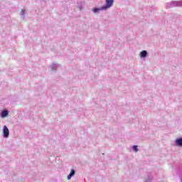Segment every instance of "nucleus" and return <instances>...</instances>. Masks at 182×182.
<instances>
[{
  "label": "nucleus",
  "mask_w": 182,
  "mask_h": 182,
  "mask_svg": "<svg viewBox=\"0 0 182 182\" xmlns=\"http://www.w3.org/2000/svg\"><path fill=\"white\" fill-rule=\"evenodd\" d=\"M77 6L80 9V11H82V9H83V4L82 3L77 4Z\"/></svg>",
  "instance_id": "nucleus-11"
},
{
  "label": "nucleus",
  "mask_w": 182,
  "mask_h": 182,
  "mask_svg": "<svg viewBox=\"0 0 182 182\" xmlns=\"http://www.w3.org/2000/svg\"><path fill=\"white\" fill-rule=\"evenodd\" d=\"M113 4H114V0H105V5L102 6V9L107 11V9H110L113 6Z\"/></svg>",
  "instance_id": "nucleus-2"
},
{
  "label": "nucleus",
  "mask_w": 182,
  "mask_h": 182,
  "mask_svg": "<svg viewBox=\"0 0 182 182\" xmlns=\"http://www.w3.org/2000/svg\"><path fill=\"white\" fill-rule=\"evenodd\" d=\"M137 145H134L132 146V150H134V151H135L136 153H137V151H139V148H137Z\"/></svg>",
  "instance_id": "nucleus-10"
},
{
  "label": "nucleus",
  "mask_w": 182,
  "mask_h": 182,
  "mask_svg": "<svg viewBox=\"0 0 182 182\" xmlns=\"http://www.w3.org/2000/svg\"><path fill=\"white\" fill-rule=\"evenodd\" d=\"M20 15H21V16H23V19H25V10L21 9V13H20Z\"/></svg>",
  "instance_id": "nucleus-12"
},
{
  "label": "nucleus",
  "mask_w": 182,
  "mask_h": 182,
  "mask_svg": "<svg viewBox=\"0 0 182 182\" xmlns=\"http://www.w3.org/2000/svg\"><path fill=\"white\" fill-rule=\"evenodd\" d=\"M60 65L56 63H53L50 65L51 70L56 72L58 70V68H59Z\"/></svg>",
  "instance_id": "nucleus-7"
},
{
  "label": "nucleus",
  "mask_w": 182,
  "mask_h": 182,
  "mask_svg": "<svg viewBox=\"0 0 182 182\" xmlns=\"http://www.w3.org/2000/svg\"><path fill=\"white\" fill-rule=\"evenodd\" d=\"M147 55H148V53H147V50H142L139 54L140 58H147Z\"/></svg>",
  "instance_id": "nucleus-8"
},
{
  "label": "nucleus",
  "mask_w": 182,
  "mask_h": 182,
  "mask_svg": "<svg viewBox=\"0 0 182 182\" xmlns=\"http://www.w3.org/2000/svg\"><path fill=\"white\" fill-rule=\"evenodd\" d=\"M9 114V112L6 109L1 111L0 116L2 119H5Z\"/></svg>",
  "instance_id": "nucleus-4"
},
{
  "label": "nucleus",
  "mask_w": 182,
  "mask_h": 182,
  "mask_svg": "<svg viewBox=\"0 0 182 182\" xmlns=\"http://www.w3.org/2000/svg\"><path fill=\"white\" fill-rule=\"evenodd\" d=\"M175 144L178 147H182V137L176 139L175 141Z\"/></svg>",
  "instance_id": "nucleus-5"
},
{
  "label": "nucleus",
  "mask_w": 182,
  "mask_h": 182,
  "mask_svg": "<svg viewBox=\"0 0 182 182\" xmlns=\"http://www.w3.org/2000/svg\"><path fill=\"white\" fill-rule=\"evenodd\" d=\"M182 8V1H172L167 4L166 8Z\"/></svg>",
  "instance_id": "nucleus-1"
},
{
  "label": "nucleus",
  "mask_w": 182,
  "mask_h": 182,
  "mask_svg": "<svg viewBox=\"0 0 182 182\" xmlns=\"http://www.w3.org/2000/svg\"><path fill=\"white\" fill-rule=\"evenodd\" d=\"M100 11H105V9H102V6L100 8L95 7L92 9V12H94V14H99Z\"/></svg>",
  "instance_id": "nucleus-9"
},
{
  "label": "nucleus",
  "mask_w": 182,
  "mask_h": 182,
  "mask_svg": "<svg viewBox=\"0 0 182 182\" xmlns=\"http://www.w3.org/2000/svg\"><path fill=\"white\" fill-rule=\"evenodd\" d=\"M75 174H76V171H75V169H71L69 175L67 176V180H70V178H72V177H73V176H75Z\"/></svg>",
  "instance_id": "nucleus-6"
},
{
  "label": "nucleus",
  "mask_w": 182,
  "mask_h": 182,
  "mask_svg": "<svg viewBox=\"0 0 182 182\" xmlns=\"http://www.w3.org/2000/svg\"><path fill=\"white\" fill-rule=\"evenodd\" d=\"M3 137H4V139L9 137V129H8L6 125H4L3 128Z\"/></svg>",
  "instance_id": "nucleus-3"
},
{
  "label": "nucleus",
  "mask_w": 182,
  "mask_h": 182,
  "mask_svg": "<svg viewBox=\"0 0 182 182\" xmlns=\"http://www.w3.org/2000/svg\"><path fill=\"white\" fill-rule=\"evenodd\" d=\"M144 182H149V181H145Z\"/></svg>",
  "instance_id": "nucleus-13"
}]
</instances>
